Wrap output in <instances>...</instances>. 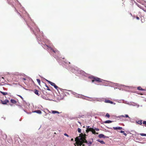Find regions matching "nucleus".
<instances>
[{"label":"nucleus","instance_id":"obj_56","mask_svg":"<svg viewBox=\"0 0 146 146\" xmlns=\"http://www.w3.org/2000/svg\"><path fill=\"white\" fill-rule=\"evenodd\" d=\"M2 78L3 79H4V78L3 77H2L1 78Z\"/></svg>","mask_w":146,"mask_h":146},{"label":"nucleus","instance_id":"obj_12","mask_svg":"<svg viewBox=\"0 0 146 146\" xmlns=\"http://www.w3.org/2000/svg\"><path fill=\"white\" fill-rule=\"evenodd\" d=\"M90 129H91V131L94 130H96L97 131H98L99 130L98 128H97L94 126H92V127H90Z\"/></svg>","mask_w":146,"mask_h":146},{"label":"nucleus","instance_id":"obj_8","mask_svg":"<svg viewBox=\"0 0 146 146\" xmlns=\"http://www.w3.org/2000/svg\"><path fill=\"white\" fill-rule=\"evenodd\" d=\"M98 137L100 138H108V137L105 136L103 134H100L99 135Z\"/></svg>","mask_w":146,"mask_h":146},{"label":"nucleus","instance_id":"obj_26","mask_svg":"<svg viewBox=\"0 0 146 146\" xmlns=\"http://www.w3.org/2000/svg\"><path fill=\"white\" fill-rule=\"evenodd\" d=\"M123 116L124 117H127L129 119H130V118L129 116L127 114H125L124 115H123Z\"/></svg>","mask_w":146,"mask_h":146},{"label":"nucleus","instance_id":"obj_38","mask_svg":"<svg viewBox=\"0 0 146 146\" xmlns=\"http://www.w3.org/2000/svg\"><path fill=\"white\" fill-rule=\"evenodd\" d=\"M46 86L47 88V90H50V89L49 88L48 86L46 84Z\"/></svg>","mask_w":146,"mask_h":146},{"label":"nucleus","instance_id":"obj_28","mask_svg":"<svg viewBox=\"0 0 146 146\" xmlns=\"http://www.w3.org/2000/svg\"><path fill=\"white\" fill-rule=\"evenodd\" d=\"M92 142L91 141H89L88 142H87V144L88 145V146H90L92 144Z\"/></svg>","mask_w":146,"mask_h":146},{"label":"nucleus","instance_id":"obj_21","mask_svg":"<svg viewBox=\"0 0 146 146\" xmlns=\"http://www.w3.org/2000/svg\"><path fill=\"white\" fill-rule=\"evenodd\" d=\"M112 122H113L112 121L110 120H107V121H105L104 122V123H110Z\"/></svg>","mask_w":146,"mask_h":146},{"label":"nucleus","instance_id":"obj_27","mask_svg":"<svg viewBox=\"0 0 146 146\" xmlns=\"http://www.w3.org/2000/svg\"><path fill=\"white\" fill-rule=\"evenodd\" d=\"M84 143H83L82 142L80 141V142L79 144V145H82L83 146H84L85 145Z\"/></svg>","mask_w":146,"mask_h":146},{"label":"nucleus","instance_id":"obj_19","mask_svg":"<svg viewBox=\"0 0 146 146\" xmlns=\"http://www.w3.org/2000/svg\"><path fill=\"white\" fill-rule=\"evenodd\" d=\"M51 113H53V114H55L56 113H57L59 114L60 113L58 111H55V110L52 111Z\"/></svg>","mask_w":146,"mask_h":146},{"label":"nucleus","instance_id":"obj_24","mask_svg":"<svg viewBox=\"0 0 146 146\" xmlns=\"http://www.w3.org/2000/svg\"><path fill=\"white\" fill-rule=\"evenodd\" d=\"M35 92H34L35 94L38 96H39L38 95V90H36V89H35L34 90Z\"/></svg>","mask_w":146,"mask_h":146},{"label":"nucleus","instance_id":"obj_20","mask_svg":"<svg viewBox=\"0 0 146 146\" xmlns=\"http://www.w3.org/2000/svg\"><path fill=\"white\" fill-rule=\"evenodd\" d=\"M97 141L98 142L100 143L101 144H105V143L102 140H100V139H97Z\"/></svg>","mask_w":146,"mask_h":146},{"label":"nucleus","instance_id":"obj_57","mask_svg":"<svg viewBox=\"0 0 146 146\" xmlns=\"http://www.w3.org/2000/svg\"><path fill=\"white\" fill-rule=\"evenodd\" d=\"M94 83L95 84H96V83L94 82Z\"/></svg>","mask_w":146,"mask_h":146},{"label":"nucleus","instance_id":"obj_25","mask_svg":"<svg viewBox=\"0 0 146 146\" xmlns=\"http://www.w3.org/2000/svg\"><path fill=\"white\" fill-rule=\"evenodd\" d=\"M10 101H11V102L12 103H13V104H15L17 102L15 100H13V99H11Z\"/></svg>","mask_w":146,"mask_h":146},{"label":"nucleus","instance_id":"obj_44","mask_svg":"<svg viewBox=\"0 0 146 146\" xmlns=\"http://www.w3.org/2000/svg\"><path fill=\"white\" fill-rule=\"evenodd\" d=\"M143 10L144 11L146 12V9H145L143 8Z\"/></svg>","mask_w":146,"mask_h":146},{"label":"nucleus","instance_id":"obj_41","mask_svg":"<svg viewBox=\"0 0 146 146\" xmlns=\"http://www.w3.org/2000/svg\"><path fill=\"white\" fill-rule=\"evenodd\" d=\"M64 135L66 136L67 137H69V135L67 134L66 133H64Z\"/></svg>","mask_w":146,"mask_h":146},{"label":"nucleus","instance_id":"obj_48","mask_svg":"<svg viewBox=\"0 0 146 146\" xmlns=\"http://www.w3.org/2000/svg\"><path fill=\"white\" fill-rule=\"evenodd\" d=\"M19 96L23 100V98L20 95H19Z\"/></svg>","mask_w":146,"mask_h":146},{"label":"nucleus","instance_id":"obj_47","mask_svg":"<svg viewBox=\"0 0 146 146\" xmlns=\"http://www.w3.org/2000/svg\"><path fill=\"white\" fill-rule=\"evenodd\" d=\"M123 134L125 135V136H126L127 135V134L125 133V132H124V133H123Z\"/></svg>","mask_w":146,"mask_h":146},{"label":"nucleus","instance_id":"obj_3","mask_svg":"<svg viewBox=\"0 0 146 146\" xmlns=\"http://www.w3.org/2000/svg\"><path fill=\"white\" fill-rule=\"evenodd\" d=\"M71 71L72 72L76 74L77 76H78V74H81L84 76H86V74L85 72L80 69L77 67H75L74 68H72Z\"/></svg>","mask_w":146,"mask_h":146},{"label":"nucleus","instance_id":"obj_10","mask_svg":"<svg viewBox=\"0 0 146 146\" xmlns=\"http://www.w3.org/2000/svg\"><path fill=\"white\" fill-rule=\"evenodd\" d=\"M92 100L94 101H97L99 102L102 101V100L101 99L99 98H92Z\"/></svg>","mask_w":146,"mask_h":146},{"label":"nucleus","instance_id":"obj_58","mask_svg":"<svg viewBox=\"0 0 146 146\" xmlns=\"http://www.w3.org/2000/svg\"><path fill=\"white\" fill-rule=\"evenodd\" d=\"M4 119H5V117L4 118Z\"/></svg>","mask_w":146,"mask_h":146},{"label":"nucleus","instance_id":"obj_32","mask_svg":"<svg viewBox=\"0 0 146 146\" xmlns=\"http://www.w3.org/2000/svg\"><path fill=\"white\" fill-rule=\"evenodd\" d=\"M124 117L123 116V115H119V116H116V117L117 118H119L120 117Z\"/></svg>","mask_w":146,"mask_h":146},{"label":"nucleus","instance_id":"obj_18","mask_svg":"<svg viewBox=\"0 0 146 146\" xmlns=\"http://www.w3.org/2000/svg\"><path fill=\"white\" fill-rule=\"evenodd\" d=\"M42 98L46 100H50L49 98H48V97L45 96H42Z\"/></svg>","mask_w":146,"mask_h":146},{"label":"nucleus","instance_id":"obj_15","mask_svg":"<svg viewBox=\"0 0 146 146\" xmlns=\"http://www.w3.org/2000/svg\"><path fill=\"white\" fill-rule=\"evenodd\" d=\"M137 90L140 91H146V90L142 88L141 87L139 86L137 88Z\"/></svg>","mask_w":146,"mask_h":146},{"label":"nucleus","instance_id":"obj_39","mask_svg":"<svg viewBox=\"0 0 146 146\" xmlns=\"http://www.w3.org/2000/svg\"><path fill=\"white\" fill-rule=\"evenodd\" d=\"M89 131H90L89 129H86V132L87 133H88Z\"/></svg>","mask_w":146,"mask_h":146},{"label":"nucleus","instance_id":"obj_22","mask_svg":"<svg viewBox=\"0 0 146 146\" xmlns=\"http://www.w3.org/2000/svg\"><path fill=\"white\" fill-rule=\"evenodd\" d=\"M18 75L20 76H22L25 77L26 76V75L23 73H19Z\"/></svg>","mask_w":146,"mask_h":146},{"label":"nucleus","instance_id":"obj_2","mask_svg":"<svg viewBox=\"0 0 146 146\" xmlns=\"http://www.w3.org/2000/svg\"><path fill=\"white\" fill-rule=\"evenodd\" d=\"M109 84L110 86H113L118 87V88H115L119 89V90H121V88L122 89H123L124 90H126L127 89H132L133 88V87L132 86H125L123 85H120L118 84H116L115 83H112L110 82V83Z\"/></svg>","mask_w":146,"mask_h":146},{"label":"nucleus","instance_id":"obj_53","mask_svg":"<svg viewBox=\"0 0 146 146\" xmlns=\"http://www.w3.org/2000/svg\"><path fill=\"white\" fill-rule=\"evenodd\" d=\"M122 117H120L119 118V119H121V120H122Z\"/></svg>","mask_w":146,"mask_h":146},{"label":"nucleus","instance_id":"obj_51","mask_svg":"<svg viewBox=\"0 0 146 146\" xmlns=\"http://www.w3.org/2000/svg\"><path fill=\"white\" fill-rule=\"evenodd\" d=\"M78 122L80 124H81V123L79 121H78Z\"/></svg>","mask_w":146,"mask_h":146},{"label":"nucleus","instance_id":"obj_52","mask_svg":"<svg viewBox=\"0 0 146 146\" xmlns=\"http://www.w3.org/2000/svg\"><path fill=\"white\" fill-rule=\"evenodd\" d=\"M74 140V139L73 138L71 139V141H72Z\"/></svg>","mask_w":146,"mask_h":146},{"label":"nucleus","instance_id":"obj_17","mask_svg":"<svg viewBox=\"0 0 146 146\" xmlns=\"http://www.w3.org/2000/svg\"><path fill=\"white\" fill-rule=\"evenodd\" d=\"M142 120L136 121V122L137 124L141 125L142 124Z\"/></svg>","mask_w":146,"mask_h":146},{"label":"nucleus","instance_id":"obj_37","mask_svg":"<svg viewBox=\"0 0 146 146\" xmlns=\"http://www.w3.org/2000/svg\"><path fill=\"white\" fill-rule=\"evenodd\" d=\"M92 131V133L94 134H95V133L97 134H98V133H96L95 131Z\"/></svg>","mask_w":146,"mask_h":146},{"label":"nucleus","instance_id":"obj_45","mask_svg":"<svg viewBox=\"0 0 146 146\" xmlns=\"http://www.w3.org/2000/svg\"><path fill=\"white\" fill-rule=\"evenodd\" d=\"M136 19H137V20H139V17H138L137 16L136 17Z\"/></svg>","mask_w":146,"mask_h":146},{"label":"nucleus","instance_id":"obj_46","mask_svg":"<svg viewBox=\"0 0 146 146\" xmlns=\"http://www.w3.org/2000/svg\"><path fill=\"white\" fill-rule=\"evenodd\" d=\"M124 103H125V104H129V103H127V101H126V102H124Z\"/></svg>","mask_w":146,"mask_h":146},{"label":"nucleus","instance_id":"obj_4","mask_svg":"<svg viewBox=\"0 0 146 146\" xmlns=\"http://www.w3.org/2000/svg\"><path fill=\"white\" fill-rule=\"evenodd\" d=\"M88 78L91 79L92 82H94L95 81L98 82H101L103 80L102 79L100 78L92 76H89Z\"/></svg>","mask_w":146,"mask_h":146},{"label":"nucleus","instance_id":"obj_59","mask_svg":"<svg viewBox=\"0 0 146 146\" xmlns=\"http://www.w3.org/2000/svg\"><path fill=\"white\" fill-rule=\"evenodd\" d=\"M81 145H80V146H81Z\"/></svg>","mask_w":146,"mask_h":146},{"label":"nucleus","instance_id":"obj_54","mask_svg":"<svg viewBox=\"0 0 146 146\" xmlns=\"http://www.w3.org/2000/svg\"><path fill=\"white\" fill-rule=\"evenodd\" d=\"M2 100H0V103L1 102H1Z\"/></svg>","mask_w":146,"mask_h":146},{"label":"nucleus","instance_id":"obj_23","mask_svg":"<svg viewBox=\"0 0 146 146\" xmlns=\"http://www.w3.org/2000/svg\"><path fill=\"white\" fill-rule=\"evenodd\" d=\"M0 93H1L3 95H4V96L6 95L7 94H8L7 92H3L1 91H0Z\"/></svg>","mask_w":146,"mask_h":146},{"label":"nucleus","instance_id":"obj_1","mask_svg":"<svg viewBox=\"0 0 146 146\" xmlns=\"http://www.w3.org/2000/svg\"><path fill=\"white\" fill-rule=\"evenodd\" d=\"M16 11L20 16L23 18L26 22L27 25L29 27L30 29L32 31L35 35L38 43L41 44L42 47L48 51L56 59L60 65L67 69H69L67 67L68 63L65 61L62 60V59H64V58H61L60 57L59 52L55 48H53V46L50 42L46 39L43 36L42 32H40L39 29L36 26L33 21L29 17V15L25 10L23 11L20 10L19 12L15 9Z\"/></svg>","mask_w":146,"mask_h":146},{"label":"nucleus","instance_id":"obj_35","mask_svg":"<svg viewBox=\"0 0 146 146\" xmlns=\"http://www.w3.org/2000/svg\"><path fill=\"white\" fill-rule=\"evenodd\" d=\"M20 79L23 80H26V79L25 78H21Z\"/></svg>","mask_w":146,"mask_h":146},{"label":"nucleus","instance_id":"obj_30","mask_svg":"<svg viewBox=\"0 0 146 146\" xmlns=\"http://www.w3.org/2000/svg\"><path fill=\"white\" fill-rule=\"evenodd\" d=\"M90 126H86V128L87 129H89L90 131H91V129H90Z\"/></svg>","mask_w":146,"mask_h":146},{"label":"nucleus","instance_id":"obj_5","mask_svg":"<svg viewBox=\"0 0 146 146\" xmlns=\"http://www.w3.org/2000/svg\"><path fill=\"white\" fill-rule=\"evenodd\" d=\"M72 94L75 95V96L77 98H82L83 99H84V98L82 97V96L81 95L77 94L74 92H73Z\"/></svg>","mask_w":146,"mask_h":146},{"label":"nucleus","instance_id":"obj_14","mask_svg":"<svg viewBox=\"0 0 146 146\" xmlns=\"http://www.w3.org/2000/svg\"><path fill=\"white\" fill-rule=\"evenodd\" d=\"M104 102L106 103H112V102L108 100H104Z\"/></svg>","mask_w":146,"mask_h":146},{"label":"nucleus","instance_id":"obj_40","mask_svg":"<svg viewBox=\"0 0 146 146\" xmlns=\"http://www.w3.org/2000/svg\"><path fill=\"white\" fill-rule=\"evenodd\" d=\"M143 124L145 125H146V121H144L143 122Z\"/></svg>","mask_w":146,"mask_h":146},{"label":"nucleus","instance_id":"obj_36","mask_svg":"<svg viewBox=\"0 0 146 146\" xmlns=\"http://www.w3.org/2000/svg\"><path fill=\"white\" fill-rule=\"evenodd\" d=\"M90 98V99H89V100H88V99H86V100H89V101H94L93 100H92V98Z\"/></svg>","mask_w":146,"mask_h":146},{"label":"nucleus","instance_id":"obj_11","mask_svg":"<svg viewBox=\"0 0 146 146\" xmlns=\"http://www.w3.org/2000/svg\"><path fill=\"white\" fill-rule=\"evenodd\" d=\"M85 137H84V139H82L80 141L82 142L83 143H87V141L86 140V137L85 136H86V134H84Z\"/></svg>","mask_w":146,"mask_h":146},{"label":"nucleus","instance_id":"obj_16","mask_svg":"<svg viewBox=\"0 0 146 146\" xmlns=\"http://www.w3.org/2000/svg\"><path fill=\"white\" fill-rule=\"evenodd\" d=\"M33 112L39 114H40L41 113V111L39 110H35L34 111H33Z\"/></svg>","mask_w":146,"mask_h":146},{"label":"nucleus","instance_id":"obj_55","mask_svg":"<svg viewBox=\"0 0 146 146\" xmlns=\"http://www.w3.org/2000/svg\"><path fill=\"white\" fill-rule=\"evenodd\" d=\"M139 107V105H137V107L138 108Z\"/></svg>","mask_w":146,"mask_h":146},{"label":"nucleus","instance_id":"obj_43","mask_svg":"<svg viewBox=\"0 0 146 146\" xmlns=\"http://www.w3.org/2000/svg\"><path fill=\"white\" fill-rule=\"evenodd\" d=\"M120 133H124V131H120Z\"/></svg>","mask_w":146,"mask_h":146},{"label":"nucleus","instance_id":"obj_7","mask_svg":"<svg viewBox=\"0 0 146 146\" xmlns=\"http://www.w3.org/2000/svg\"><path fill=\"white\" fill-rule=\"evenodd\" d=\"M23 105L25 107V108L27 109H29V106L30 105V104L29 103H27L26 102H25Z\"/></svg>","mask_w":146,"mask_h":146},{"label":"nucleus","instance_id":"obj_6","mask_svg":"<svg viewBox=\"0 0 146 146\" xmlns=\"http://www.w3.org/2000/svg\"><path fill=\"white\" fill-rule=\"evenodd\" d=\"M49 83L52 86H53L54 87L58 90V89H60V88H59L58 86H56V84L52 82H49Z\"/></svg>","mask_w":146,"mask_h":146},{"label":"nucleus","instance_id":"obj_31","mask_svg":"<svg viewBox=\"0 0 146 146\" xmlns=\"http://www.w3.org/2000/svg\"><path fill=\"white\" fill-rule=\"evenodd\" d=\"M140 135L142 136H146V134L143 133H141Z\"/></svg>","mask_w":146,"mask_h":146},{"label":"nucleus","instance_id":"obj_9","mask_svg":"<svg viewBox=\"0 0 146 146\" xmlns=\"http://www.w3.org/2000/svg\"><path fill=\"white\" fill-rule=\"evenodd\" d=\"M9 102V100L7 99H5L4 101L2 100L1 103L5 105L7 103Z\"/></svg>","mask_w":146,"mask_h":146},{"label":"nucleus","instance_id":"obj_49","mask_svg":"<svg viewBox=\"0 0 146 146\" xmlns=\"http://www.w3.org/2000/svg\"><path fill=\"white\" fill-rule=\"evenodd\" d=\"M112 103H111V104H114V105H115V102H112Z\"/></svg>","mask_w":146,"mask_h":146},{"label":"nucleus","instance_id":"obj_50","mask_svg":"<svg viewBox=\"0 0 146 146\" xmlns=\"http://www.w3.org/2000/svg\"><path fill=\"white\" fill-rule=\"evenodd\" d=\"M46 81L47 82H48L49 83V82H51L50 81H48V80H47L46 79Z\"/></svg>","mask_w":146,"mask_h":146},{"label":"nucleus","instance_id":"obj_33","mask_svg":"<svg viewBox=\"0 0 146 146\" xmlns=\"http://www.w3.org/2000/svg\"><path fill=\"white\" fill-rule=\"evenodd\" d=\"M36 80H37L38 83V84H40V80L39 79H37Z\"/></svg>","mask_w":146,"mask_h":146},{"label":"nucleus","instance_id":"obj_34","mask_svg":"<svg viewBox=\"0 0 146 146\" xmlns=\"http://www.w3.org/2000/svg\"><path fill=\"white\" fill-rule=\"evenodd\" d=\"M106 117H110V115L109 114V113H107L106 115Z\"/></svg>","mask_w":146,"mask_h":146},{"label":"nucleus","instance_id":"obj_13","mask_svg":"<svg viewBox=\"0 0 146 146\" xmlns=\"http://www.w3.org/2000/svg\"><path fill=\"white\" fill-rule=\"evenodd\" d=\"M113 128L115 130H121L122 129V128L121 127H113Z\"/></svg>","mask_w":146,"mask_h":146},{"label":"nucleus","instance_id":"obj_29","mask_svg":"<svg viewBox=\"0 0 146 146\" xmlns=\"http://www.w3.org/2000/svg\"><path fill=\"white\" fill-rule=\"evenodd\" d=\"M81 129L80 128H78V133H80L81 132Z\"/></svg>","mask_w":146,"mask_h":146},{"label":"nucleus","instance_id":"obj_42","mask_svg":"<svg viewBox=\"0 0 146 146\" xmlns=\"http://www.w3.org/2000/svg\"><path fill=\"white\" fill-rule=\"evenodd\" d=\"M20 108L22 109L25 112H26L25 110L23 109V108H22V107L21 106H20Z\"/></svg>","mask_w":146,"mask_h":146}]
</instances>
